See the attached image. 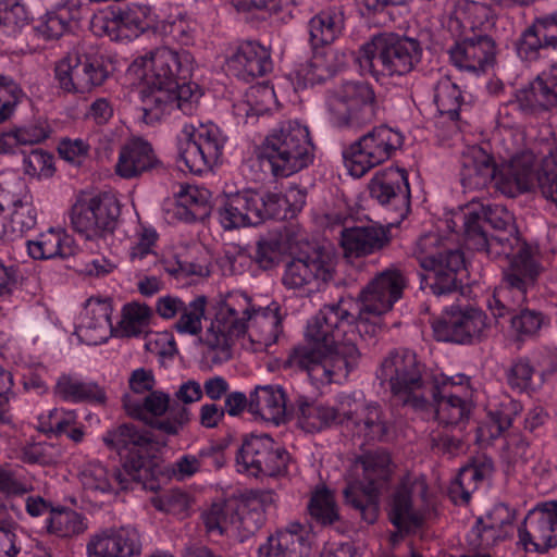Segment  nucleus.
<instances>
[{
	"instance_id": "obj_5",
	"label": "nucleus",
	"mask_w": 557,
	"mask_h": 557,
	"mask_svg": "<svg viewBox=\"0 0 557 557\" xmlns=\"http://www.w3.org/2000/svg\"><path fill=\"white\" fill-rule=\"evenodd\" d=\"M376 377L381 385L387 384L404 405L416 410L428 408L429 388L435 386V381H429L425 366L412 350L391 351L376 370Z\"/></svg>"
},
{
	"instance_id": "obj_54",
	"label": "nucleus",
	"mask_w": 557,
	"mask_h": 557,
	"mask_svg": "<svg viewBox=\"0 0 557 557\" xmlns=\"http://www.w3.org/2000/svg\"><path fill=\"white\" fill-rule=\"evenodd\" d=\"M48 533L59 537H71L86 529L84 518L72 509H53L46 520Z\"/></svg>"
},
{
	"instance_id": "obj_11",
	"label": "nucleus",
	"mask_w": 557,
	"mask_h": 557,
	"mask_svg": "<svg viewBox=\"0 0 557 557\" xmlns=\"http://www.w3.org/2000/svg\"><path fill=\"white\" fill-rule=\"evenodd\" d=\"M540 265L533 257L513 258L504 271L503 283L487 297L486 306L496 321L513 315L523 305L528 289L534 284Z\"/></svg>"
},
{
	"instance_id": "obj_10",
	"label": "nucleus",
	"mask_w": 557,
	"mask_h": 557,
	"mask_svg": "<svg viewBox=\"0 0 557 557\" xmlns=\"http://www.w3.org/2000/svg\"><path fill=\"white\" fill-rule=\"evenodd\" d=\"M327 111L333 125L360 128L376 117L379 104L370 84L352 81L344 83L330 95Z\"/></svg>"
},
{
	"instance_id": "obj_58",
	"label": "nucleus",
	"mask_w": 557,
	"mask_h": 557,
	"mask_svg": "<svg viewBox=\"0 0 557 557\" xmlns=\"http://www.w3.org/2000/svg\"><path fill=\"white\" fill-rule=\"evenodd\" d=\"M29 13L22 0H0V32L12 35L29 23Z\"/></svg>"
},
{
	"instance_id": "obj_7",
	"label": "nucleus",
	"mask_w": 557,
	"mask_h": 557,
	"mask_svg": "<svg viewBox=\"0 0 557 557\" xmlns=\"http://www.w3.org/2000/svg\"><path fill=\"white\" fill-rule=\"evenodd\" d=\"M442 238L434 233L421 236L414 256L424 271L421 288L429 289L435 297L457 293L461 287L459 273L465 268L463 253L458 249H443Z\"/></svg>"
},
{
	"instance_id": "obj_31",
	"label": "nucleus",
	"mask_w": 557,
	"mask_h": 557,
	"mask_svg": "<svg viewBox=\"0 0 557 557\" xmlns=\"http://www.w3.org/2000/svg\"><path fill=\"white\" fill-rule=\"evenodd\" d=\"M391 243V231L380 224L344 227L341 244L346 257H364L383 250Z\"/></svg>"
},
{
	"instance_id": "obj_52",
	"label": "nucleus",
	"mask_w": 557,
	"mask_h": 557,
	"mask_svg": "<svg viewBox=\"0 0 557 557\" xmlns=\"http://www.w3.org/2000/svg\"><path fill=\"white\" fill-rule=\"evenodd\" d=\"M434 102L442 117H447L456 127L463 102L462 92L449 77L441 78L434 89Z\"/></svg>"
},
{
	"instance_id": "obj_9",
	"label": "nucleus",
	"mask_w": 557,
	"mask_h": 557,
	"mask_svg": "<svg viewBox=\"0 0 557 557\" xmlns=\"http://www.w3.org/2000/svg\"><path fill=\"white\" fill-rule=\"evenodd\" d=\"M109 62L94 46L79 44L54 67L59 87L70 94H84L101 86L109 77Z\"/></svg>"
},
{
	"instance_id": "obj_38",
	"label": "nucleus",
	"mask_w": 557,
	"mask_h": 557,
	"mask_svg": "<svg viewBox=\"0 0 557 557\" xmlns=\"http://www.w3.org/2000/svg\"><path fill=\"white\" fill-rule=\"evenodd\" d=\"M346 64V54L327 48L312 49L311 59L297 71L305 85L314 86L333 77Z\"/></svg>"
},
{
	"instance_id": "obj_50",
	"label": "nucleus",
	"mask_w": 557,
	"mask_h": 557,
	"mask_svg": "<svg viewBox=\"0 0 557 557\" xmlns=\"http://www.w3.org/2000/svg\"><path fill=\"white\" fill-rule=\"evenodd\" d=\"M13 210L7 224V239L14 240L33 230L37 224V210L33 205V197L25 193L13 200Z\"/></svg>"
},
{
	"instance_id": "obj_16",
	"label": "nucleus",
	"mask_w": 557,
	"mask_h": 557,
	"mask_svg": "<svg viewBox=\"0 0 557 557\" xmlns=\"http://www.w3.org/2000/svg\"><path fill=\"white\" fill-rule=\"evenodd\" d=\"M81 481L86 490L110 493L116 491L153 490L152 474L140 460L123 462L112 473L99 461L87 462L81 471Z\"/></svg>"
},
{
	"instance_id": "obj_40",
	"label": "nucleus",
	"mask_w": 557,
	"mask_h": 557,
	"mask_svg": "<svg viewBox=\"0 0 557 557\" xmlns=\"http://www.w3.org/2000/svg\"><path fill=\"white\" fill-rule=\"evenodd\" d=\"M413 486L409 479H405L396 486L391 497L388 517L400 532L413 531L423 523V515L412 505Z\"/></svg>"
},
{
	"instance_id": "obj_8",
	"label": "nucleus",
	"mask_w": 557,
	"mask_h": 557,
	"mask_svg": "<svg viewBox=\"0 0 557 557\" xmlns=\"http://www.w3.org/2000/svg\"><path fill=\"white\" fill-rule=\"evenodd\" d=\"M360 358L357 344L350 341L329 352L298 345L290 350L284 368L305 371L313 383L329 384L334 376H347L358 367Z\"/></svg>"
},
{
	"instance_id": "obj_59",
	"label": "nucleus",
	"mask_w": 557,
	"mask_h": 557,
	"mask_svg": "<svg viewBox=\"0 0 557 557\" xmlns=\"http://www.w3.org/2000/svg\"><path fill=\"white\" fill-rule=\"evenodd\" d=\"M272 503L270 492L246 493V534H255L265 523V507Z\"/></svg>"
},
{
	"instance_id": "obj_29",
	"label": "nucleus",
	"mask_w": 557,
	"mask_h": 557,
	"mask_svg": "<svg viewBox=\"0 0 557 557\" xmlns=\"http://www.w3.org/2000/svg\"><path fill=\"white\" fill-rule=\"evenodd\" d=\"M102 440L108 448L115 450L124 459V462L140 460L143 466L152 474V481L154 482L151 462L147 457L151 438L146 433L140 432L133 424H122L109 430Z\"/></svg>"
},
{
	"instance_id": "obj_3",
	"label": "nucleus",
	"mask_w": 557,
	"mask_h": 557,
	"mask_svg": "<svg viewBox=\"0 0 557 557\" xmlns=\"http://www.w3.org/2000/svg\"><path fill=\"white\" fill-rule=\"evenodd\" d=\"M494 26L488 7L478 2L459 4L448 21L456 37L448 50L451 63L472 73L485 72L493 66L497 45L490 32Z\"/></svg>"
},
{
	"instance_id": "obj_51",
	"label": "nucleus",
	"mask_w": 557,
	"mask_h": 557,
	"mask_svg": "<svg viewBox=\"0 0 557 557\" xmlns=\"http://www.w3.org/2000/svg\"><path fill=\"white\" fill-rule=\"evenodd\" d=\"M41 431L49 437L65 435L76 444L81 443L85 436L83 426L77 425V414L72 410L50 411L48 421L42 423Z\"/></svg>"
},
{
	"instance_id": "obj_32",
	"label": "nucleus",
	"mask_w": 557,
	"mask_h": 557,
	"mask_svg": "<svg viewBox=\"0 0 557 557\" xmlns=\"http://www.w3.org/2000/svg\"><path fill=\"white\" fill-rule=\"evenodd\" d=\"M310 549V532L305 525L293 522L269 536L258 553L259 557H307Z\"/></svg>"
},
{
	"instance_id": "obj_4",
	"label": "nucleus",
	"mask_w": 557,
	"mask_h": 557,
	"mask_svg": "<svg viewBox=\"0 0 557 557\" xmlns=\"http://www.w3.org/2000/svg\"><path fill=\"white\" fill-rule=\"evenodd\" d=\"M423 49L419 40L394 33L375 35L363 44L356 55L362 73L380 76H403L420 64Z\"/></svg>"
},
{
	"instance_id": "obj_25",
	"label": "nucleus",
	"mask_w": 557,
	"mask_h": 557,
	"mask_svg": "<svg viewBox=\"0 0 557 557\" xmlns=\"http://www.w3.org/2000/svg\"><path fill=\"white\" fill-rule=\"evenodd\" d=\"M289 403L296 410L298 426L307 433L321 432L337 424L344 426L342 395L336 407L318 403L300 394L295 395Z\"/></svg>"
},
{
	"instance_id": "obj_30",
	"label": "nucleus",
	"mask_w": 557,
	"mask_h": 557,
	"mask_svg": "<svg viewBox=\"0 0 557 557\" xmlns=\"http://www.w3.org/2000/svg\"><path fill=\"white\" fill-rule=\"evenodd\" d=\"M512 104L525 113L547 111L557 107V62L530 85L516 92Z\"/></svg>"
},
{
	"instance_id": "obj_23",
	"label": "nucleus",
	"mask_w": 557,
	"mask_h": 557,
	"mask_svg": "<svg viewBox=\"0 0 557 557\" xmlns=\"http://www.w3.org/2000/svg\"><path fill=\"white\" fill-rule=\"evenodd\" d=\"M372 199L404 219L410 210L408 174L403 169H387L376 173L369 183Z\"/></svg>"
},
{
	"instance_id": "obj_17",
	"label": "nucleus",
	"mask_w": 557,
	"mask_h": 557,
	"mask_svg": "<svg viewBox=\"0 0 557 557\" xmlns=\"http://www.w3.org/2000/svg\"><path fill=\"white\" fill-rule=\"evenodd\" d=\"M243 296L242 293L227 295L201 339L206 346L203 358L213 364L230 360L233 338L244 334V319L239 317L234 304L235 298Z\"/></svg>"
},
{
	"instance_id": "obj_21",
	"label": "nucleus",
	"mask_w": 557,
	"mask_h": 557,
	"mask_svg": "<svg viewBox=\"0 0 557 557\" xmlns=\"http://www.w3.org/2000/svg\"><path fill=\"white\" fill-rule=\"evenodd\" d=\"M408 285L405 273L389 267L377 273L359 293L358 309L381 317L388 312L404 294Z\"/></svg>"
},
{
	"instance_id": "obj_43",
	"label": "nucleus",
	"mask_w": 557,
	"mask_h": 557,
	"mask_svg": "<svg viewBox=\"0 0 557 557\" xmlns=\"http://www.w3.org/2000/svg\"><path fill=\"white\" fill-rule=\"evenodd\" d=\"M176 198V214L185 222L202 221L211 213L212 194L205 186L181 185Z\"/></svg>"
},
{
	"instance_id": "obj_45",
	"label": "nucleus",
	"mask_w": 557,
	"mask_h": 557,
	"mask_svg": "<svg viewBox=\"0 0 557 557\" xmlns=\"http://www.w3.org/2000/svg\"><path fill=\"white\" fill-rule=\"evenodd\" d=\"M54 393L63 400L72 403L103 404L107 398L104 391L97 383L66 374L58 379Z\"/></svg>"
},
{
	"instance_id": "obj_14",
	"label": "nucleus",
	"mask_w": 557,
	"mask_h": 557,
	"mask_svg": "<svg viewBox=\"0 0 557 557\" xmlns=\"http://www.w3.org/2000/svg\"><path fill=\"white\" fill-rule=\"evenodd\" d=\"M352 300L341 299L336 304L325 305L307 323L306 338L311 348L334 351L343 343H355L348 337L352 327L355 313L351 312Z\"/></svg>"
},
{
	"instance_id": "obj_47",
	"label": "nucleus",
	"mask_w": 557,
	"mask_h": 557,
	"mask_svg": "<svg viewBox=\"0 0 557 557\" xmlns=\"http://www.w3.org/2000/svg\"><path fill=\"white\" fill-rule=\"evenodd\" d=\"M82 18V5L77 1H67L45 15L38 26V32L48 40L58 39L71 29L73 23H77Z\"/></svg>"
},
{
	"instance_id": "obj_60",
	"label": "nucleus",
	"mask_w": 557,
	"mask_h": 557,
	"mask_svg": "<svg viewBox=\"0 0 557 557\" xmlns=\"http://www.w3.org/2000/svg\"><path fill=\"white\" fill-rule=\"evenodd\" d=\"M207 297L197 296L190 302L184 305L180 312V319L175 323V330L181 334L197 335L201 332V320L205 317Z\"/></svg>"
},
{
	"instance_id": "obj_12",
	"label": "nucleus",
	"mask_w": 557,
	"mask_h": 557,
	"mask_svg": "<svg viewBox=\"0 0 557 557\" xmlns=\"http://www.w3.org/2000/svg\"><path fill=\"white\" fill-rule=\"evenodd\" d=\"M360 465L368 484L360 482L348 483L343 494L346 505L358 512L367 523H374L379 517V491L375 486L377 480H385L389 474L391 456L384 449L369 451L359 457Z\"/></svg>"
},
{
	"instance_id": "obj_36",
	"label": "nucleus",
	"mask_w": 557,
	"mask_h": 557,
	"mask_svg": "<svg viewBox=\"0 0 557 557\" xmlns=\"http://www.w3.org/2000/svg\"><path fill=\"white\" fill-rule=\"evenodd\" d=\"M285 392L278 385L257 386L246 398V408L255 417L280 424L287 412Z\"/></svg>"
},
{
	"instance_id": "obj_27",
	"label": "nucleus",
	"mask_w": 557,
	"mask_h": 557,
	"mask_svg": "<svg viewBox=\"0 0 557 557\" xmlns=\"http://www.w3.org/2000/svg\"><path fill=\"white\" fill-rule=\"evenodd\" d=\"M429 406L434 407L435 419L440 424L460 431L466 429L473 410L469 395L459 396L445 388L440 389L437 380L435 386L429 388Z\"/></svg>"
},
{
	"instance_id": "obj_49",
	"label": "nucleus",
	"mask_w": 557,
	"mask_h": 557,
	"mask_svg": "<svg viewBox=\"0 0 557 557\" xmlns=\"http://www.w3.org/2000/svg\"><path fill=\"white\" fill-rule=\"evenodd\" d=\"M244 509L243 495L233 496L223 503H214L211 508L202 513V520L208 532L218 531L223 533L224 525L243 522L242 511Z\"/></svg>"
},
{
	"instance_id": "obj_41",
	"label": "nucleus",
	"mask_w": 557,
	"mask_h": 557,
	"mask_svg": "<svg viewBox=\"0 0 557 557\" xmlns=\"http://www.w3.org/2000/svg\"><path fill=\"white\" fill-rule=\"evenodd\" d=\"M521 410L522 406L519 401L508 396L504 397L498 404L488 409V421L476 426V441L479 443H490L499 437L511 425Z\"/></svg>"
},
{
	"instance_id": "obj_26",
	"label": "nucleus",
	"mask_w": 557,
	"mask_h": 557,
	"mask_svg": "<svg viewBox=\"0 0 557 557\" xmlns=\"http://www.w3.org/2000/svg\"><path fill=\"white\" fill-rule=\"evenodd\" d=\"M115 170L117 175L129 180L144 173L163 172L164 165L150 143L143 138H132L122 146Z\"/></svg>"
},
{
	"instance_id": "obj_37",
	"label": "nucleus",
	"mask_w": 557,
	"mask_h": 557,
	"mask_svg": "<svg viewBox=\"0 0 557 557\" xmlns=\"http://www.w3.org/2000/svg\"><path fill=\"white\" fill-rule=\"evenodd\" d=\"M112 307L108 300L89 299L85 314L76 331L88 345L106 342L114 332L111 322Z\"/></svg>"
},
{
	"instance_id": "obj_48",
	"label": "nucleus",
	"mask_w": 557,
	"mask_h": 557,
	"mask_svg": "<svg viewBox=\"0 0 557 557\" xmlns=\"http://www.w3.org/2000/svg\"><path fill=\"white\" fill-rule=\"evenodd\" d=\"M492 470L491 461L462 468L449 486L450 499L457 505H467L476 490L478 482L488 476Z\"/></svg>"
},
{
	"instance_id": "obj_34",
	"label": "nucleus",
	"mask_w": 557,
	"mask_h": 557,
	"mask_svg": "<svg viewBox=\"0 0 557 557\" xmlns=\"http://www.w3.org/2000/svg\"><path fill=\"white\" fill-rule=\"evenodd\" d=\"M498 172L493 158L480 147H472L461 156L460 182L466 189H481L490 184L496 188Z\"/></svg>"
},
{
	"instance_id": "obj_63",
	"label": "nucleus",
	"mask_w": 557,
	"mask_h": 557,
	"mask_svg": "<svg viewBox=\"0 0 557 557\" xmlns=\"http://www.w3.org/2000/svg\"><path fill=\"white\" fill-rule=\"evenodd\" d=\"M271 70L272 61L267 47L257 41H246V84L249 76H263Z\"/></svg>"
},
{
	"instance_id": "obj_46",
	"label": "nucleus",
	"mask_w": 557,
	"mask_h": 557,
	"mask_svg": "<svg viewBox=\"0 0 557 557\" xmlns=\"http://www.w3.org/2000/svg\"><path fill=\"white\" fill-rule=\"evenodd\" d=\"M172 403L170 396L160 391H151L143 399L129 394L123 396V406L127 414L145 423L150 418L162 417L170 411Z\"/></svg>"
},
{
	"instance_id": "obj_6",
	"label": "nucleus",
	"mask_w": 557,
	"mask_h": 557,
	"mask_svg": "<svg viewBox=\"0 0 557 557\" xmlns=\"http://www.w3.org/2000/svg\"><path fill=\"white\" fill-rule=\"evenodd\" d=\"M312 150L308 127L297 121H285L265 137L257 157L269 161L275 176L286 177L312 162Z\"/></svg>"
},
{
	"instance_id": "obj_57",
	"label": "nucleus",
	"mask_w": 557,
	"mask_h": 557,
	"mask_svg": "<svg viewBox=\"0 0 557 557\" xmlns=\"http://www.w3.org/2000/svg\"><path fill=\"white\" fill-rule=\"evenodd\" d=\"M310 516L323 525H331L339 520L338 509L333 493L326 487L317 488L309 500Z\"/></svg>"
},
{
	"instance_id": "obj_61",
	"label": "nucleus",
	"mask_w": 557,
	"mask_h": 557,
	"mask_svg": "<svg viewBox=\"0 0 557 557\" xmlns=\"http://www.w3.org/2000/svg\"><path fill=\"white\" fill-rule=\"evenodd\" d=\"M165 413L164 418H150L146 424L166 435H176L189 421L190 413L188 408L177 401H173L170 411Z\"/></svg>"
},
{
	"instance_id": "obj_55",
	"label": "nucleus",
	"mask_w": 557,
	"mask_h": 557,
	"mask_svg": "<svg viewBox=\"0 0 557 557\" xmlns=\"http://www.w3.org/2000/svg\"><path fill=\"white\" fill-rule=\"evenodd\" d=\"M151 310L149 307L139 304H127L123 307L122 319L116 335L122 337H133L143 334L149 324Z\"/></svg>"
},
{
	"instance_id": "obj_35",
	"label": "nucleus",
	"mask_w": 557,
	"mask_h": 557,
	"mask_svg": "<svg viewBox=\"0 0 557 557\" xmlns=\"http://www.w3.org/2000/svg\"><path fill=\"white\" fill-rule=\"evenodd\" d=\"M535 178L534 157L530 152H523L513 157L508 165L499 170L496 189L508 197H516L520 193L530 190Z\"/></svg>"
},
{
	"instance_id": "obj_42",
	"label": "nucleus",
	"mask_w": 557,
	"mask_h": 557,
	"mask_svg": "<svg viewBox=\"0 0 557 557\" xmlns=\"http://www.w3.org/2000/svg\"><path fill=\"white\" fill-rule=\"evenodd\" d=\"M73 239L62 230L49 228L40 233L35 240H27L28 255L35 260L61 258L75 255Z\"/></svg>"
},
{
	"instance_id": "obj_64",
	"label": "nucleus",
	"mask_w": 557,
	"mask_h": 557,
	"mask_svg": "<svg viewBox=\"0 0 557 557\" xmlns=\"http://www.w3.org/2000/svg\"><path fill=\"white\" fill-rule=\"evenodd\" d=\"M275 97L273 88L265 82L257 83L246 89V116L262 115L269 111V106Z\"/></svg>"
},
{
	"instance_id": "obj_56",
	"label": "nucleus",
	"mask_w": 557,
	"mask_h": 557,
	"mask_svg": "<svg viewBox=\"0 0 557 557\" xmlns=\"http://www.w3.org/2000/svg\"><path fill=\"white\" fill-rule=\"evenodd\" d=\"M244 195L240 191H224L218 209L219 222L224 231L240 230L244 226Z\"/></svg>"
},
{
	"instance_id": "obj_20",
	"label": "nucleus",
	"mask_w": 557,
	"mask_h": 557,
	"mask_svg": "<svg viewBox=\"0 0 557 557\" xmlns=\"http://www.w3.org/2000/svg\"><path fill=\"white\" fill-rule=\"evenodd\" d=\"M486 320V314L478 308L451 306L432 323V327L438 341L471 344L484 336Z\"/></svg>"
},
{
	"instance_id": "obj_15",
	"label": "nucleus",
	"mask_w": 557,
	"mask_h": 557,
	"mask_svg": "<svg viewBox=\"0 0 557 557\" xmlns=\"http://www.w3.org/2000/svg\"><path fill=\"white\" fill-rule=\"evenodd\" d=\"M344 426L363 443L387 442L395 425L387 412L376 403H362L352 395H342Z\"/></svg>"
},
{
	"instance_id": "obj_13",
	"label": "nucleus",
	"mask_w": 557,
	"mask_h": 557,
	"mask_svg": "<svg viewBox=\"0 0 557 557\" xmlns=\"http://www.w3.org/2000/svg\"><path fill=\"white\" fill-rule=\"evenodd\" d=\"M404 137L387 125L373 127L343 152L352 176L361 177L369 170L391 159L403 146Z\"/></svg>"
},
{
	"instance_id": "obj_1",
	"label": "nucleus",
	"mask_w": 557,
	"mask_h": 557,
	"mask_svg": "<svg viewBox=\"0 0 557 557\" xmlns=\"http://www.w3.org/2000/svg\"><path fill=\"white\" fill-rule=\"evenodd\" d=\"M133 66L143 69L145 87L140 90L143 121L152 124L174 109L191 115L200 95L197 85L187 82L191 74V55L159 47L137 58Z\"/></svg>"
},
{
	"instance_id": "obj_53",
	"label": "nucleus",
	"mask_w": 557,
	"mask_h": 557,
	"mask_svg": "<svg viewBox=\"0 0 557 557\" xmlns=\"http://www.w3.org/2000/svg\"><path fill=\"white\" fill-rule=\"evenodd\" d=\"M120 24L124 39L138 37L150 28L153 20L150 7L146 4H131L124 10H119Z\"/></svg>"
},
{
	"instance_id": "obj_28",
	"label": "nucleus",
	"mask_w": 557,
	"mask_h": 557,
	"mask_svg": "<svg viewBox=\"0 0 557 557\" xmlns=\"http://www.w3.org/2000/svg\"><path fill=\"white\" fill-rule=\"evenodd\" d=\"M141 549L139 534L132 528L106 529L90 539L88 557H133Z\"/></svg>"
},
{
	"instance_id": "obj_19",
	"label": "nucleus",
	"mask_w": 557,
	"mask_h": 557,
	"mask_svg": "<svg viewBox=\"0 0 557 557\" xmlns=\"http://www.w3.org/2000/svg\"><path fill=\"white\" fill-rule=\"evenodd\" d=\"M184 139L178 140V157L186 169L194 174L211 170L220 160L224 140L220 129L212 125L199 128H184Z\"/></svg>"
},
{
	"instance_id": "obj_2",
	"label": "nucleus",
	"mask_w": 557,
	"mask_h": 557,
	"mask_svg": "<svg viewBox=\"0 0 557 557\" xmlns=\"http://www.w3.org/2000/svg\"><path fill=\"white\" fill-rule=\"evenodd\" d=\"M462 219L463 239L469 249L491 259L533 257L519 235L513 214L505 206L472 201Z\"/></svg>"
},
{
	"instance_id": "obj_62",
	"label": "nucleus",
	"mask_w": 557,
	"mask_h": 557,
	"mask_svg": "<svg viewBox=\"0 0 557 557\" xmlns=\"http://www.w3.org/2000/svg\"><path fill=\"white\" fill-rule=\"evenodd\" d=\"M26 94L12 77L0 73V123L8 120Z\"/></svg>"
},
{
	"instance_id": "obj_18",
	"label": "nucleus",
	"mask_w": 557,
	"mask_h": 557,
	"mask_svg": "<svg viewBox=\"0 0 557 557\" xmlns=\"http://www.w3.org/2000/svg\"><path fill=\"white\" fill-rule=\"evenodd\" d=\"M120 215L117 200L108 195L79 198L71 209V225L86 239L111 234Z\"/></svg>"
},
{
	"instance_id": "obj_22",
	"label": "nucleus",
	"mask_w": 557,
	"mask_h": 557,
	"mask_svg": "<svg viewBox=\"0 0 557 557\" xmlns=\"http://www.w3.org/2000/svg\"><path fill=\"white\" fill-rule=\"evenodd\" d=\"M519 541L528 550L547 552L557 545V502L543 504L529 513L518 529Z\"/></svg>"
},
{
	"instance_id": "obj_33",
	"label": "nucleus",
	"mask_w": 557,
	"mask_h": 557,
	"mask_svg": "<svg viewBox=\"0 0 557 557\" xmlns=\"http://www.w3.org/2000/svg\"><path fill=\"white\" fill-rule=\"evenodd\" d=\"M280 319L268 307L246 306V336L252 352H268L280 333Z\"/></svg>"
},
{
	"instance_id": "obj_44",
	"label": "nucleus",
	"mask_w": 557,
	"mask_h": 557,
	"mask_svg": "<svg viewBox=\"0 0 557 557\" xmlns=\"http://www.w3.org/2000/svg\"><path fill=\"white\" fill-rule=\"evenodd\" d=\"M343 28L344 17L341 11L331 9L318 13L308 23L311 49L326 48L339 36Z\"/></svg>"
},
{
	"instance_id": "obj_24",
	"label": "nucleus",
	"mask_w": 557,
	"mask_h": 557,
	"mask_svg": "<svg viewBox=\"0 0 557 557\" xmlns=\"http://www.w3.org/2000/svg\"><path fill=\"white\" fill-rule=\"evenodd\" d=\"M332 278V269L318 253L295 258L286 264L282 278L289 289L319 290L322 284Z\"/></svg>"
},
{
	"instance_id": "obj_39",
	"label": "nucleus",
	"mask_w": 557,
	"mask_h": 557,
	"mask_svg": "<svg viewBox=\"0 0 557 557\" xmlns=\"http://www.w3.org/2000/svg\"><path fill=\"white\" fill-rule=\"evenodd\" d=\"M557 48V12L535 18L522 34L518 52L535 59L541 49Z\"/></svg>"
}]
</instances>
